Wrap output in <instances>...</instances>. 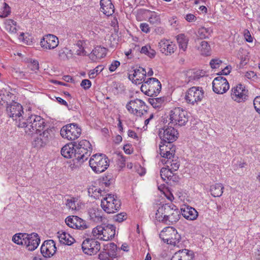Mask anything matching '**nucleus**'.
Masks as SVG:
<instances>
[{
	"label": "nucleus",
	"mask_w": 260,
	"mask_h": 260,
	"mask_svg": "<svg viewBox=\"0 0 260 260\" xmlns=\"http://www.w3.org/2000/svg\"><path fill=\"white\" fill-rule=\"evenodd\" d=\"M212 30L210 28L201 27L198 31V36L201 39L208 38L211 36Z\"/></svg>",
	"instance_id": "nucleus-35"
},
{
	"label": "nucleus",
	"mask_w": 260,
	"mask_h": 260,
	"mask_svg": "<svg viewBox=\"0 0 260 260\" xmlns=\"http://www.w3.org/2000/svg\"><path fill=\"white\" fill-rule=\"evenodd\" d=\"M180 216V210L170 203L161 205L155 213V217L157 221L170 225L177 222Z\"/></svg>",
	"instance_id": "nucleus-2"
},
{
	"label": "nucleus",
	"mask_w": 260,
	"mask_h": 260,
	"mask_svg": "<svg viewBox=\"0 0 260 260\" xmlns=\"http://www.w3.org/2000/svg\"><path fill=\"white\" fill-rule=\"evenodd\" d=\"M77 199L73 197L70 199H68L66 200V205L70 209H71L72 210H75L77 209Z\"/></svg>",
	"instance_id": "nucleus-43"
},
{
	"label": "nucleus",
	"mask_w": 260,
	"mask_h": 260,
	"mask_svg": "<svg viewBox=\"0 0 260 260\" xmlns=\"http://www.w3.org/2000/svg\"><path fill=\"white\" fill-rule=\"evenodd\" d=\"M23 128L26 134L32 136L43 131L45 126V120L40 116L30 115L17 124Z\"/></svg>",
	"instance_id": "nucleus-3"
},
{
	"label": "nucleus",
	"mask_w": 260,
	"mask_h": 260,
	"mask_svg": "<svg viewBox=\"0 0 260 260\" xmlns=\"http://www.w3.org/2000/svg\"><path fill=\"white\" fill-rule=\"evenodd\" d=\"M56 247L55 242L52 240L44 242L41 247V252L45 257H50L56 252Z\"/></svg>",
	"instance_id": "nucleus-16"
},
{
	"label": "nucleus",
	"mask_w": 260,
	"mask_h": 260,
	"mask_svg": "<svg viewBox=\"0 0 260 260\" xmlns=\"http://www.w3.org/2000/svg\"><path fill=\"white\" fill-rule=\"evenodd\" d=\"M103 190L100 188H97L94 186H90L88 188V194L95 199H99L102 194Z\"/></svg>",
	"instance_id": "nucleus-30"
},
{
	"label": "nucleus",
	"mask_w": 260,
	"mask_h": 260,
	"mask_svg": "<svg viewBox=\"0 0 260 260\" xmlns=\"http://www.w3.org/2000/svg\"><path fill=\"white\" fill-rule=\"evenodd\" d=\"M178 135L177 131L172 126L164 127L159 129L158 135L162 141L161 144H159L160 154L162 157L167 158V161L174 157L175 149L170 146L177 139Z\"/></svg>",
	"instance_id": "nucleus-1"
},
{
	"label": "nucleus",
	"mask_w": 260,
	"mask_h": 260,
	"mask_svg": "<svg viewBox=\"0 0 260 260\" xmlns=\"http://www.w3.org/2000/svg\"><path fill=\"white\" fill-rule=\"evenodd\" d=\"M243 35L246 41L249 43H252L253 42V37L251 36L249 31L248 29L244 30Z\"/></svg>",
	"instance_id": "nucleus-57"
},
{
	"label": "nucleus",
	"mask_w": 260,
	"mask_h": 260,
	"mask_svg": "<svg viewBox=\"0 0 260 260\" xmlns=\"http://www.w3.org/2000/svg\"><path fill=\"white\" fill-rule=\"evenodd\" d=\"M103 70L102 66L96 67L94 69L91 70L89 72V77L90 78H94L96 76L102 72Z\"/></svg>",
	"instance_id": "nucleus-46"
},
{
	"label": "nucleus",
	"mask_w": 260,
	"mask_h": 260,
	"mask_svg": "<svg viewBox=\"0 0 260 260\" xmlns=\"http://www.w3.org/2000/svg\"><path fill=\"white\" fill-rule=\"evenodd\" d=\"M253 105L255 110L260 114V96H257L253 100Z\"/></svg>",
	"instance_id": "nucleus-55"
},
{
	"label": "nucleus",
	"mask_w": 260,
	"mask_h": 260,
	"mask_svg": "<svg viewBox=\"0 0 260 260\" xmlns=\"http://www.w3.org/2000/svg\"><path fill=\"white\" fill-rule=\"evenodd\" d=\"M168 45V46H167L166 47L165 50H163L162 52L165 53L166 55L171 54V53H173L176 48L175 44L171 42H170Z\"/></svg>",
	"instance_id": "nucleus-51"
},
{
	"label": "nucleus",
	"mask_w": 260,
	"mask_h": 260,
	"mask_svg": "<svg viewBox=\"0 0 260 260\" xmlns=\"http://www.w3.org/2000/svg\"><path fill=\"white\" fill-rule=\"evenodd\" d=\"M81 133V128L75 123L63 126L60 130L61 136L69 140H75L77 139L80 136Z\"/></svg>",
	"instance_id": "nucleus-11"
},
{
	"label": "nucleus",
	"mask_w": 260,
	"mask_h": 260,
	"mask_svg": "<svg viewBox=\"0 0 260 260\" xmlns=\"http://www.w3.org/2000/svg\"><path fill=\"white\" fill-rule=\"evenodd\" d=\"M224 187L221 183H215V184L211 186L210 192L214 197H219L223 193V189Z\"/></svg>",
	"instance_id": "nucleus-28"
},
{
	"label": "nucleus",
	"mask_w": 260,
	"mask_h": 260,
	"mask_svg": "<svg viewBox=\"0 0 260 260\" xmlns=\"http://www.w3.org/2000/svg\"><path fill=\"white\" fill-rule=\"evenodd\" d=\"M149 102L154 108L159 109L164 105L165 98H150L149 99Z\"/></svg>",
	"instance_id": "nucleus-31"
},
{
	"label": "nucleus",
	"mask_w": 260,
	"mask_h": 260,
	"mask_svg": "<svg viewBox=\"0 0 260 260\" xmlns=\"http://www.w3.org/2000/svg\"><path fill=\"white\" fill-rule=\"evenodd\" d=\"M185 19L188 22H194L197 20V17L192 14H188L185 17Z\"/></svg>",
	"instance_id": "nucleus-62"
},
{
	"label": "nucleus",
	"mask_w": 260,
	"mask_h": 260,
	"mask_svg": "<svg viewBox=\"0 0 260 260\" xmlns=\"http://www.w3.org/2000/svg\"><path fill=\"white\" fill-rule=\"evenodd\" d=\"M140 27L141 30L144 32L147 33L149 32V25L146 23H142L140 24Z\"/></svg>",
	"instance_id": "nucleus-61"
},
{
	"label": "nucleus",
	"mask_w": 260,
	"mask_h": 260,
	"mask_svg": "<svg viewBox=\"0 0 260 260\" xmlns=\"http://www.w3.org/2000/svg\"><path fill=\"white\" fill-rule=\"evenodd\" d=\"M29 68H30L31 70L33 71H36L39 70V62L37 60H33V61L31 62L30 64H29Z\"/></svg>",
	"instance_id": "nucleus-59"
},
{
	"label": "nucleus",
	"mask_w": 260,
	"mask_h": 260,
	"mask_svg": "<svg viewBox=\"0 0 260 260\" xmlns=\"http://www.w3.org/2000/svg\"><path fill=\"white\" fill-rule=\"evenodd\" d=\"M210 50V46L207 42L203 41L200 43V50L202 54L208 55Z\"/></svg>",
	"instance_id": "nucleus-40"
},
{
	"label": "nucleus",
	"mask_w": 260,
	"mask_h": 260,
	"mask_svg": "<svg viewBox=\"0 0 260 260\" xmlns=\"http://www.w3.org/2000/svg\"><path fill=\"white\" fill-rule=\"evenodd\" d=\"M171 123L179 126L185 125L188 120L187 111L180 107H176L170 112Z\"/></svg>",
	"instance_id": "nucleus-8"
},
{
	"label": "nucleus",
	"mask_w": 260,
	"mask_h": 260,
	"mask_svg": "<svg viewBox=\"0 0 260 260\" xmlns=\"http://www.w3.org/2000/svg\"><path fill=\"white\" fill-rule=\"evenodd\" d=\"M151 14L149 18V22L153 25H158L160 23L159 15L155 12H151Z\"/></svg>",
	"instance_id": "nucleus-42"
},
{
	"label": "nucleus",
	"mask_w": 260,
	"mask_h": 260,
	"mask_svg": "<svg viewBox=\"0 0 260 260\" xmlns=\"http://www.w3.org/2000/svg\"><path fill=\"white\" fill-rule=\"evenodd\" d=\"M160 238L168 244L176 246L181 239L177 230L172 226L164 228L159 234Z\"/></svg>",
	"instance_id": "nucleus-6"
},
{
	"label": "nucleus",
	"mask_w": 260,
	"mask_h": 260,
	"mask_svg": "<svg viewBox=\"0 0 260 260\" xmlns=\"http://www.w3.org/2000/svg\"><path fill=\"white\" fill-rule=\"evenodd\" d=\"M52 131L51 129H47L44 131L42 134L40 135L43 138V139L46 140V142H48L49 139L52 137Z\"/></svg>",
	"instance_id": "nucleus-48"
},
{
	"label": "nucleus",
	"mask_w": 260,
	"mask_h": 260,
	"mask_svg": "<svg viewBox=\"0 0 260 260\" xmlns=\"http://www.w3.org/2000/svg\"><path fill=\"white\" fill-rule=\"evenodd\" d=\"M40 242V239L38 235L33 233L28 234V236L24 241V246H25L28 250L33 251L38 247Z\"/></svg>",
	"instance_id": "nucleus-18"
},
{
	"label": "nucleus",
	"mask_w": 260,
	"mask_h": 260,
	"mask_svg": "<svg viewBox=\"0 0 260 260\" xmlns=\"http://www.w3.org/2000/svg\"><path fill=\"white\" fill-rule=\"evenodd\" d=\"M28 236L26 233H19L13 236L12 241L18 245H24V241Z\"/></svg>",
	"instance_id": "nucleus-33"
},
{
	"label": "nucleus",
	"mask_w": 260,
	"mask_h": 260,
	"mask_svg": "<svg viewBox=\"0 0 260 260\" xmlns=\"http://www.w3.org/2000/svg\"><path fill=\"white\" fill-rule=\"evenodd\" d=\"M231 97L237 103L244 102L248 99V90L244 85L238 84L232 88Z\"/></svg>",
	"instance_id": "nucleus-12"
},
{
	"label": "nucleus",
	"mask_w": 260,
	"mask_h": 260,
	"mask_svg": "<svg viewBox=\"0 0 260 260\" xmlns=\"http://www.w3.org/2000/svg\"><path fill=\"white\" fill-rule=\"evenodd\" d=\"M191 74L188 76V82L198 80L200 78L204 76V73L200 71L191 72Z\"/></svg>",
	"instance_id": "nucleus-41"
},
{
	"label": "nucleus",
	"mask_w": 260,
	"mask_h": 260,
	"mask_svg": "<svg viewBox=\"0 0 260 260\" xmlns=\"http://www.w3.org/2000/svg\"><path fill=\"white\" fill-rule=\"evenodd\" d=\"M231 69V66H226L221 71V72H220V74L219 75H227L229 74L231 72V70H230Z\"/></svg>",
	"instance_id": "nucleus-64"
},
{
	"label": "nucleus",
	"mask_w": 260,
	"mask_h": 260,
	"mask_svg": "<svg viewBox=\"0 0 260 260\" xmlns=\"http://www.w3.org/2000/svg\"><path fill=\"white\" fill-rule=\"evenodd\" d=\"M6 113L13 120H15L16 125L24 120L22 114L24 113L22 105L17 102H13L7 105Z\"/></svg>",
	"instance_id": "nucleus-9"
},
{
	"label": "nucleus",
	"mask_w": 260,
	"mask_h": 260,
	"mask_svg": "<svg viewBox=\"0 0 260 260\" xmlns=\"http://www.w3.org/2000/svg\"><path fill=\"white\" fill-rule=\"evenodd\" d=\"M9 24L7 26V29H9V31L12 32H16V28L15 27L16 22H15L14 20H9Z\"/></svg>",
	"instance_id": "nucleus-53"
},
{
	"label": "nucleus",
	"mask_w": 260,
	"mask_h": 260,
	"mask_svg": "<svg viewBox=\"0 0 260 260\" xmlns=\"http://www.w3.org/2000/svg\"><path fill=\"white\" fill-rule=\"evenodd\" d=\"M204 92L202 87L193 86L187 90L185 100L188 104L194 105L201 101L204 98Z\"/></svg>",
	"instance_id": "nucleus-10"
},
{
	"label": "nucleus",
	"mask_w": 260,
	"mask_h": 260,
	"mask_svg": "<svg viewBox=\"0 0 260 260\" xmlns=\"http://www.w3.org/2000/svg\"><path fill=\"white\" fill-rule=\"evenodd\" d=\"M121 206V202L117 197L112 194H107L101 200V207L107 213L111 214L118 211Z\"/></svg>",
	"instance_id": "nucleus-5"
},
{
	"label": "nucleus",
	"mask_w": 260,
	"mask_h": 260,
	"mask_svg": "<svg viewBox=\"0 0 260 260\" xmlns=\"http://www.w3.org/2000/svg\"><path fill=\"white\" fill-rule=\"evenodd\" d=\"M10 13V8L6 3H4L3 9L0 10V17L5 18L7 17Z\"/></svg>",
	"instance_id": "nucleus-44"
},
{
	"label": "nucleus",
	"mask_w": 260,
	"mask_h": 260,
	"mask_svg": "<svg viewBox=\"0 0 260 260\" xmlns=\"http://www.w3.org/2000/svg\"><path fill=\"white\" fill-rule=\"evenodd\" d=\"M12 74L16 78H26L25 74L23 72L20 71L19 69H14L12 70Z\"/></svg>",
	"instance_id": "nucleus-47"
},
{
	"label": "nucleus",
	"mask_w": 260,
	"mask_h": 260,
	"mask_svg": "<svg viewBox=\"0 0 260 260\" xmlns=\"http://www.w3.org/2000/svg\"><path fill=\"white\" fill-rule=\"evenodd\" d=\"M79 49L76 51V54L77 55H86L87 52L85 51L82 45L78 44Z\"/></svg>",
	"instance_id": "nucleus-60"
},
{
	"label": "nucleus",
	"mask_w": 260,
	"mask_h": 260,
	"mask_svg": "<svg viewBox=\"0 0 260 260\" xmlns=\"http://www.w3.org/2000/svg\"><path fill=\"white\" fill-rule=\"evenodd\" d=\"M222 61L219 58H214L210 60V65L212 69L219 68L222 64Z\"/></svg>",
	"instance_id": "nucleus-50"
},
{
	"label": "nucleus",
	"mask_w": 260,
	"mask_h": 260,
	"mask_svg": "<svg viewBox=\"0 0 260 260\" xmlns=\"http://www.w3.org/2000/svg\"><path fill=\"white\" fill-rule=\"evenodd\" d=\"M88 215L89 219L94 222L99 223L103 220L102 211L98 208H90Z\"/></svg>",
	"instance_id": "nucleus-26"
},
{
	"label": "nucleus",
	"mask_w": 260,
	"mask_h": 260,
	"mask_svg": "<svg viewBox=\"0 0 260 260\" xmlns=\"http://www.w3.org/2000/svg\"><path fill=\"white\" fill-rule=\"evenodd\" d=\"M61 155L65 158H71L73 161L83 162L87 159V156L76 151L74 144L64 146L61 150Z\"/></svg>",
	"instance_id": "nucleus-7"
},
{
	"label": "nucleus",
	"mask_w": 260,
	"mask_h": 260,
	"mask_svg": "<svg viewBox=\"0 0 260 260\" xmlns=\"http://www.w3.org/2000/svg\"><path fill=\"white\" fill-rule=\"evenodd\" d=\"M46 144V140L43 139L40 135L36 137L32 142L34 146L37 148L43 147L45 146Z\"/></svg>",
	"instance_id": "nucleus-39"
},
{
	"label": "nucleus",
	"mask_w": 260,
	"mask_h": 260,
	"mask_svg": "<svg viewBox=\"0 0 260 260\" xmlns=\"http://www.w3.org/2000/svg\"><path fill=\"white\" fill-rule=\"evenodd\" d=\"M67 224L73 229H85L87 226L85 224L82 219L77 216H68L65 220Z\"/></svg>",
	"instance_id": "nucleus-19"
},
{
	"label": "nucleus",
	"mask_w": 260,
	"mask_h": 260,
	"mask_svg": "<svg viewBox=\"0 0 260 260\" xmlns=\"http://www.w3.org/2000/svg\"><path fill=\"white\" fill-rule=\"evenodd\" d=\"M171 260H193V253L188 249L180 250L175 253Z\"/></svg>",
	"instance_id": "nucleus-22"
},
{
	"label": "nucleus",
	"mask_w": 260,
	"mask_h": 260,
	"mask_svg": "<svg viewBox=\"0 0 260 260\" xmlns=\"http://www.w3.org/2000/svg\"><path fill=\"white\" fill-rule=\"evenodd\" d=\"M83 252L88 255L96 254L100 249V243L93 239H86L82 244Z\"/></svg>",
	"instance_id": "nucleus-13"
},
{
	"label": "nucleus",
	"mask_w": 260,
	"mask_h": 260,
	"mask_svg": "<svg viewBox=\"0 0 260 260\" xmlns=\"http://www.w3.org/2000/svg\"><path fill=\"white\" fill-rule=\"evenodd\" d=\"M92 170L96 173H101L105 171L109 165L106 164L105 165H103L102 164H89Z\"/></svg>",
	"instance_id": "nucleus-34"
},
{
	"label": "nucleus",
	"mask_w": 260,
	"mask_h": 260,
	"mask_svg": "<svg viewBox=\"0 0 260 260\" xmlns=\"http://www.w3.org/2000/svg\"><path fill=\"white\" fill-rule=\"evenodd\" d=\"M58 55L60 60H67L72 57L73 52L71 50L64 47L58 51Z\"/></svg>",
	"instance_id": "nucleus-29"
},
{
	"label": "nucleus",
	"mask_w": 260,
	"mask_h": 260,
	"mask_svg": "<svg viewBox=\"0 0 260 260\" xmlns=\"http://www.w3.org/2000/svg\"><path fill=\"white\" fill-rule=\"evenodd\" d=\"M213 90L217 94H223L230 88L227 80L221 76L215 78L212 82Z\"/></svg>",
	"instance_id": "nucleus-14"
},
{
	"label": "nucleus",
	"mask_w": 260,
	"mask_h": 260,
	"mask_svg": "<svg viewBox=\"0 0 260 260\" xmlns=\"http://www.w3.org/2000/svg\"><path fill=\"white\" fill-rule=\"evenodd\" d=\"M101 11L107 16H111L114 12V7L111 0H101Z\"/></svg>",
	"instance_id": "nucleus-24"
},
{
	"label": "nucleus",
	"mask_w": 260,
	"mask_h": 260,
	"mask_svg": "<svg viewBox=\"0 0 260 260\" xmlns=\"http://www.w3.org/2000/svg\"><path fill=\"white\" fill-rule=\"evenodd\" d=\"M180 212L182 216L187 220H195L198 216V213L197 210L191 207L186 206L184 208H181Z\"/></svg>",
	"instance_id": "nucleus-25"
},
{
	"label": "nucleus",
	"mask_w": 260,
	"mask_h": 260,
	"mask_svg": "<svg viewBox=\"0 0 260 260\" xmlns=\"http://www.w3.org/2000/svg\"><path fill=\"white\" fill-rule=\"evenodd\" d=\"M142 83V85L141 87V91L144 92L146 95L151 96V95L148 94V92H150L149 86L148 83V79L146 81H144Z\"/></svg>",
	"instance_id": "nucleus-49"
},
{
	"label": "nucleus",
	"mask_w": 260,
	"mask_h": 260,
	"mask_svg": "<svg viewBox=\"0 0 260 260\" xmlns=\"http://www.w3.org/2000/svg\"><path fill=\"white\" fill-rule=\"evenodd\" d=\"M126 219V214L125 213H120L114 216L115 221L121 222Z\"/></svg>",
	"instance_id": "nucleus-52"
},
{
	"label": "nucleus",
	"mask_w": 260,
	"mask_h": 260,
	"mask_svg": "<svg viewBox=\"0 0 260 260\" xmlns=\"http://www.w3.org/2000/svg\"><path fill=\"white\" fill-rule=\"evenodd\" d=\"M92 235L94 238L103 241L112 239L115 235V227L112 224H102L93 228Z\"/></svg>",
	"instance_id": "nucleus-4"
},
{
	"label": "nucleus",
	"mask_w": 260,
	"mask_h": 260,
	"mask_svg": "<svg viewBox=\"0 0 260 260\" xmlns=\"http://www.w3.org/2000/svg\"><path fill=\"white\" fill-rule=\"evenodd\" d=\"M150 92H148L151 96H156L161 91V84L160 81L155 78H149L148 79Z\"/></svg>",
	"instance_id": "nucleus-21"
},
{
	"label": "nucleus",
	"mask_w": 260,
	"mask_h": 260,
	"mask_svg": "<svg viewBox=\"0 0 260 260\" xmlns=\"http://www.w3.org/2000/svg\"><path fill=\"white\" fill-rule=\"evenodd\" d=\"M173 172L170 170V169L167 166V168H162L160 170V175L161 178L164 181H166V179H171V178L173 176Z\"/></svg>",
	"instance_id": "nucleus-37"
},
{
	"label": "nucleus",
	"mask_w": 260,
	"mask_h": 260,
	"mask_svg": "<svg viewBox=\"0 0 260 260\" xmlns=\"http://www.w3.org/2000/svg\"><path fill=\"white\" fill-rule=\"evenodd\" d=\"M141 53L147 55L151 58L154 57L156 54L155 51L149 45L143 46L141 48Z\"/></svg>",
	"instance_id": "nucleus-38"
},
{
	"label": "nucleus",
	"mask_w": 260,
	"mask_h": 260,
	"mask_svg": "<svg viewBox=\"0 0 260 260\" xmlns=\"http://www.w3.org/2000/svg\"><path fill=\"white\" fill-rule=\"evenodd\" d=\"M59 44L58 38L54 35L48 34L44 36L40 41L42 48L47 50H52L56 48Z\"/></svg>",
	"instance_id": "nucleus-15"
},
{
	"label": "nucleus",
	"mask_w": 260,
	"mask_h": 260,
	"mask_svg": "<svg viewBox=\"0 0 260 260\" xmlns=\"http://www.w3.org/2000/svg\"><path fill=\"white\" fill-rule=\"evenodd\" d=\"M133 171L137 172L140 176L144 175L146 173L145 168L142 166L140 164H134V170Z\"/></svg>",
	"instance_id": "nucleus-45"
},
{
	"label": "nucleus",
	"mask_w": 260,
	"mask_h": 260,
	"mask_svg": "<svg viewBox=\"0 0 260 260\" xmlns=\"http://www.w3.org/2000/svg\"><path fill=\"white\" fill-rule=\"evenodd\" d=\"M81 86L85 90L88 89L91 86V82L88 79H84L82 81Z\"/></svg>",
	"instance_id": "nucleus-56"
},
{
	"label": "nucleus",
	"mask_w": 260,
	"mask_h": 260,
	"mask_svg": "<svg viewBox=\"0 0 260 260\" xmlns=\"http://www.w3.org/2000/svg\"><path fill=\"white\" fill-rule=\"evenodd\" d=\"M74 144L76 148V151L78 152L81 154L84 153L87 157L89 155V154H88V149L91 150L92 148L91 145L88 141L82 140L78 143L74 142Z\"/></svg>",
	"instance_id": "nucleus-23"
},
{
	"label": "nucleus",
	"mask_w": 260,
	"mask_h": 260,
	"mask_svg": "<svg viewBox=\"0 0 260 260\" xmlns=\"http://www.w3.org/2000/svg\"><path fill=\"white\" fill-rule=\"evenodd\" d=\"M177 40L179 48L182 49L183 51H185L187 46L188 40L184 35L180 34L178 35L177 38Z\"/></svg>",
	"instance_id": "nucleus-36"
},
{
	"label": "nucleus",
	"mask_w": 260,
	"mask_h": 260,
	"mask_svg": "<svg viewBox=\"0 0 260 260\" xmlns=\"http://www.w3.org/2000/svg\"><path fill=\"white\" fill-rule=\"evenodd\" d=\"M170 41L168 40H161L159 43V46L160 49V51L163 52V50H165L166 47L170 43Z\"/></svg>",
	"instance_id": "nucleus-58"
},
{
	"label": "nucleus",
	"mask_w": 260,
	"mask_h": 260,
	"mask_svg": "<svg viewBox=\"0 0 260 260\" xmlns=\"http://www.w3.org/2000/svg\"><path fill=\"white\" fill-rule=\"evenodd\" d=\"M132 73L129 74L128 78L133 82L136 84H140L144 82L146 76V71L145 69L139 67L138 69L133 70Z\"/></svg>",
	"instance_id": "nucleus-17"
},
{
	"label": "nucleus",
	"mask_w": 260,
	"mask_h": 260,
	"mask_svg": "<svg viewBox=\"0 0 260 260\" xmlns=\"http://www.w3.org/2000/svg\"><path fill=\"white\" fill-rule=\"evenodd\" d=\"M57 237L59 242L65 245H71L75 241L74 238L65 232H58L57 233Z\"/></svg>",
	"instance_id": "nucleus-27"
},
{
	"label": "nucleus",
	"mask_w": 260,
	"mask_h": 260,
	"mask_svg": "<svg viewBox=\"0 0 260 260\" xmlns=\"http://www.w3.org/2000/svg\"><path fill=\"white\" fill-rule=\"evenodd\" d=\"M245 76L248 79H252L256 77V74L253 71H248L245 73Z\"/></svg>",
	"instance_id": "nucleus-63"
},
{
	"label": "nucleus",
	"mask_w": 260,
	"mask_h": 260,
	"mask_svg": "<svg viewBox=\"0 0 260 260\" xmlns=\"http://www.w3.org/2000/svg\"><path fill=\"white\" fill-rule=\"evenodd\" d=\"M92 161H94V162H108L109 161V160L105 154L99 153L92 156L89 162H91Z\"/></svg>",
	"instance_id": "nucleus-32"
},
{
	"label": "nucleus",
	"mask_w": 260,
	"mask_h": 260,
	"mask_svg": "<svg viewBox=\"0 0 260 260\" xmlns=\"http://www.w3.org/2000/svg\"><path fill=\"white\" fill-rule=\"evenodd\" d=\"M120 63L118 60H113L109 67V70L111 72L115 71L116 69L120 66Z\"/></svg>",
	"instance_id": "nucleus-54"
},
{
	"label": "nucleus",
	"mask_w": 260,
	"mask_h": 260,
	"mask_svg": "<svg viewBox=\"0 0 260 260\" xmlns=\"http://www.w3.org/2000/svg\"><path fill=\"white\" fill-rule=\"evenodd\" d=\"M145 105L144 102L142 100L136 99L131 100L126 105V108L128 111L133 114H137L139 111L142 110V108Z\"/></svg>",
	"instance_id": "nucleus-20"
}]
</instances>
